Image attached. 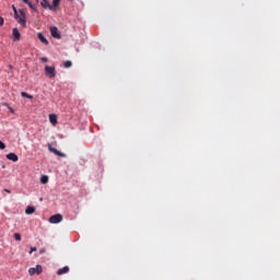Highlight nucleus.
Listing matches in <instances>:
<instances>
[{"mask_svg": "<svg viewBox=\"0 0 280 280\" xmlns=\"http://www.w3.org/2000/svg\"><path fill=\"white\" fill-rule=\"evenodd\" d=\"M14 18L18 21V23L21 24L23 27L27 26V21L25 19V11L23 10L15 11Z\"/></svg>", "mask_w": 280, "mask_h": 280, "instance_id": "1", "label": "nucleus"}, {"mask_svg": "<svg viewBox=\"0 0 280 280\" xmlns=\"http://www.w3.org/2000/svg\"><path fill=\"white\" fill-rule=\"evenodd\" d=\"M43 273V266L36 265V267H31L28 269V275L34 277L35 275L40 276Z\"/></svg>", "mask_w": 280, "mask_h": 280, "instance_id": "2", "label": "nucleus"}, {"mask_svg": "<svg viewBox=\"0 0 280 280\" xmlns=\"http://www.w3.org/2000/svg\"><path fill=\"white\" fill-rule=\"evenodd\" d=\"M62 221V215L60 213L54 214L49 218L50 224H60Z\"/></svg>", "mask_w": 280, "mask_h": 280, "instance_id": "3", "label": "nucleus"}, {"mask_svg": "<svg viewBox=\"0 0 280 280\" xmlns=\"http://www.w3.org/2000/svg\"><path fill=\"white\" fill-rule=\"evenodd\" d=\"M45 72L49 78H56V67L46 66Z\"/></svg>", "mask_w": 280, "mask_h": 280, "instance_id": "4", "label": "nucleus"}, {"mask_svg": "<svg viewBox=\"0 0 280 280\" xmlns=\"http://www.w3.org/2000/svg\"><path fill=\"white\" fill-rule=\"evenodd\" d=\"M48 150L49 152H52V154H56V156H61L62 159H65L66 154L58 151L56 148L51 147L50 143H48Z\"/></svg>", "mask_w": 280, "mask_h": 280, "instance_id": "5", "label": "nucleus"}, {"mask_svg": "<svg viewBox=\"0 0 280 280\" xmlns=\"http://www.w3.org/2000/svg\"><path fill=\"white\" fill-rule=\"evenodd\" d=\"M50 34L55 38H60V33H58V27H56V26L50 27Z\"/></svg>", "mask_w": 280, "mask_h": 280, "instance_id": "6", "label": "nucleus"}, {"mask_svg": "<svg viewBox=\"0 0 280 280\" xmlns=\"http://www.w3.org/2000/svg\"><path fill=\"white\" fill-rule=\"evenodd\" d=\"M7 159L9 161H13V163H16V161H19V155H16L15 153H9L7 154Z\"/></svg>", "mask_w": 280, "mask_h": 280, "instance_id": "7", "label": "nucleus"}, {"mask_svg": "<svg viewBox=\"0 0 280 280\" xmlns=\"http://www.w3.org/2000/svg\"><path fill=\"white\" fill-rule=\"evenodd\" d=\"M40 4L44 9H50L51 11H54V8L51 7L48 0H42Z\"/></svg>", "mask_w": 280, "mask_h": 280, "instance_id": "8", "label": "nucleus"}, {"mask_svg": "<svg viewBox=\"0 0 280 280\" xmlns=\"http://www.w3.org/2000/svg\"><path fill=\"white\" fill-rule=\"evenodd\" d=\"M49 121L52 124V126H56V124H58V116H56V114H50Z\"/></svg>", "mask_w": 280, "mask_h": 280, "instance_id": "9", "label": "nucleus"}, {"mask_svg": "<svg viewBox=\"0 0 280 280\" xmlns=\"http://www.w3.org/2000/svg\"><path fill=\"white\" fill-rule=\"evenodd\" d=\"M13 37L14 40H21V32H19V28L16 27L13 28Z\"/></svg>", "mask_w": 280, "mask_h": 280, "instance_id": "10", "label": "nucleus"}, {"mask_svg": "<svg viewBox=\"0 0 280 280\" xmlns=\"http://www.w3.org/2000/svg\"><path fill=\"white\" fill-rule=\"evenodd\" d=\"M37 37L45 45H49V40L46 39V37H45V35L43 33H37Z\"/></svg>", "mask_w": 280, "mask_h": 280, "instance_id": "11", "label": "nucleus"}, {"mask_svg": "<svg viewBox=\"0 0 280 280\" xmlns=\"http://www.w3.org/2000/svg\"><path fill=\"white\" fill-rule=\"evenodd\" d=\"M36 212V208L35 207H32V206H28L25 210V214L26 215H32Z\"/></svg>", "mask_w": 280, "mask_h": 280, "instance_id": "12", "label": "nucleus"}, {"mask_svg": "<svg viewBox=\"0 0 280 280\" xmlns=\"http://www.w3.org/2000/svg\"><path fill=\"white\" fill-rule=\"evenodd\" d=\"M69 272V267L68 266H65L63 268H60L58 271H57V275L58 276H62V275H67Z\"/></svg>", "mask_w": 280, "mask_h": 280, "instance_id": "13", "label": "nucleus"}, {"mask_svg": "<svg viewBox=\"0 0 280 280\" xmlns=\"http://www.w3.org/2000/svg\"><path fill=\"white\" fill-rule=\"evenodd\" d=\"M48 183H49V176L43 175V176L40 177V184H42V185H47Z\"/></svg>", "mask_w": 280, "mask_h": 280, "instance_id": "14", "label": "nucleus"}, {"mask_svg": "<svg viewBox=\"0 0 280 280\" xmlns=\"http://www.w3.org/2000/svg\"><path fill=\"white\" fill-rule=\"evenodd\" d=\"M58 5H60V0H54L51 5L54 8V11H56V8H58Z\"/></svg>", "mask_w": 280, "mask_h": 280, "instance_id": "15", "label": "nucleus"}, {"mask_svg": "<svg viewBox=\"0 0 280 280\" xmlns=\"http://www.w3.org/2000/svg\"><path fill=\"white\" fill-rule=\"evenodd\" d=\"M21 95H22L23 97H26V98H30V100L34 98V96L27 94V92H22Z\"/></svg>", "mask_w": 280, "mask_h": 280, "instance_id": "16", "label": "nucleus"}, {"mask_svg": "<svg viewBox=\"0 0 280 280\" xmlns=\"http://www.w3.org/2000/svg\"><path fill=\"white\" fill-rule=\"evenodd\" d=\"M71 66H72V62L69 61V60H67V61L63 62V67H65V68H70Z\"/></svg>", "mask_w": 280, "mask_h": 280, "instance_id": "17", "label": "nucleus"}, {"mask_svg": "<svg viewBox=\"0 0 280 280\" xmlns=\"http://www.w3.org/2000/svg\"><path fill=\"white\" fill-rule=\"evenodd\" d=\"M14 240H15L16 242H21V234L14 233Z\"/></svg>", "mask_w": 280, "mask_h": 280, "instance_id": "18", "label": "nucleus"}, {"mask_svg": "<svg viewBox=\"0 0 280 280\" xmlns=\"http://www.w3.org/2000/svg\"><path fill=\"white\" fill-rule=\"evenodd\" d=\"M4 105L8 106L10 113H12V115H14V108H12V107H11L10 105H8V104H4Z\"/></svg>", "mask_w": 280, "mask_h": 280, "instance_id": "19", "label": "nucleus"}, {"mask_svg": "<svg viewBox=\"0 0 280 280\" xmlns=\"http://www.w3.org/2000/svg\"><path fill=\"white\" fill-rule=\"evenodd\" d=\"M0 150H5V143L3 141H0Z\"/></svg>", "mask_w": 280, "mask_h": 280, "instance_id": "20", "label": "nucleus"}, {"mask_svg": "<svg viewBox=\"0 0 280 280\" xmlns=\"http://www.w3.org/2000/svg\"><path fill=\"white\" fill-rule=\"evenodd\" d=\"M32 10H36L35 8H34V5L32 4V2H30L28 1V3H26Z\"/></svg>", "mask_w": 280, "mask_h": 280, "instance_id": "21", "label": "nucleus"}, {"mask_svg": "<svg viewBox=\"0 0 280 280\" xmlns=\"http://www.w3.org/2000/svg\"><path fill=\"white\" fill-rule=\"evenodd\" d=\"M40 60H42L43 62H47L49 59H48L47 57H42Z\"/></svg>", "mask_w": 280, "mask_h": 280, "instance_id": "22", "label": "nucleus"}, {"mask_svg": "<svg viewBox=\"0 0 280 280\" xmlns=\"http://www.w3.org/2000/svg\"><path fill=\"white\" fill-rule=\"evenodd\" d=\"M34 252H36V247H31L30 254H33Z\"/></svg>", "mask_w": 280, "mask_h": 280, "instance_id": "23", "label": "nucleus"}, {"mask_svg": "<svg viewBox=\"0 0 280 280\" xmlns=\"http://www.w3.org/2000/svg\"><path fill=\"white\" fill-rule=\"evenodd\" d=\"M3 18L0 16V26H3Z\"/></svg>", "mask_w": 280, "mask_h": 280, "instance_id": "24", "label": "nucleus"}, {"mask_svg": "<svg viewBox=\"0 0 280 280\" xmlns=\"http://www.w3.org/2000/svg\"><path fill=\"white\" fill-rule=\"evenodd\" d=\"M12 8H13V11H14V16H15L16 15V11H18L16 7L13 5Z\"/></svg>", "mask_w": 280, "mask_h": 280, "instance_id": "25", "label": "nucleus"}, {"mask_svg": "<svg viewBox=\"0 0 280 280\" xmlns=\"http://www.w3.org/2000/svg\"><path fill=\"white\" fill-rule=\"evenodd\" d=\"M24 3H30V0H22Z\"/></svg>", "mask_w": 280, "mask_h": 280, "instance_id": "26", "label": "nucleus"}, {"mask_svg": "<svg viewBox=\"0 0 280 280\" xmlns=\"http://www.w3.org/2000/svg\"><path fill=\"white\" fill-rule=\"evenodd\" d=\"M4 192L10 194V189H4Z\"/></svg>", "mask_w": 280, "mask_h": 280, "instance_id": "27", "label": "nucleus"}, {"mask_svg": "<svg viewBox=\"0 0 280 280\" xmlns=\"http://www.w3.org/2000/svg\"><path fill=\"white\" fill-rule=\"evenodd\" d=\"M44 253V250H40V254H43Z\"/></svg>", "mask_w": 280, "mask_h": 280, "instance_id": "28", "label": "nucleus"}, {"mask_svg": "<svg viewBox=\"0 0 280 280\" xmlns=\"http://www.w3.org/2000/svg\"><path fill=\"white\" fill-rule=\"evenodd\" d=\"M36 2H38V0H35Z\"/></svg>", "mask_w": 280, "mask_h": 280, "instance_id": "29", "label": "nucleus"}]
</instances>
